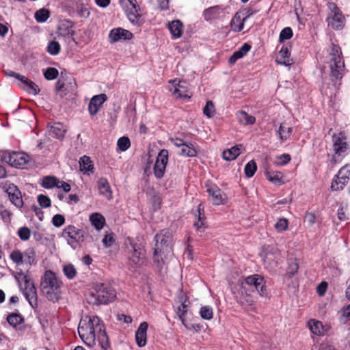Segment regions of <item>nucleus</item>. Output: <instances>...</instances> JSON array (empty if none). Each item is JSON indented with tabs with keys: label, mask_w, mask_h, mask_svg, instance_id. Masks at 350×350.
Returning <instances> with one entry per match:
<instances>
[{
	"label": "nucleus",
	"mask_w": 350,
	"mask_h": 350,
	"mask_svg": "<svg viewBox=\"0 0 350 350\" xmlns=\"http://www.w3.org/2000/svg\"><path fill=\"white\" fill-rule=\"evenodd\" d=\"M116 297V291L110 282H95L87 296L90 304H107Z\"/></svg>",
	"instance_id": "1"
},
{
	"label": "nucleus",
	"mask_w": 350,
	"mask_h": 350,
	"mask_svg": "<svg viewBox=\"0 0 350 350\" xmlns=\"http://www.w3.org/2000/svg\"><path fill=\"white\" fill-rule=\"evenodd\" d=\"M326 63L329 64L330 69V78L335 86H339L340 81L345 75V62L343 59L340 47L334 43L328 51V55L326 57Z\"/></svg>",
	"instance_id": "2"
},
{
	"label": "nucleus",
	"mask_w": 350,
	"mask_h": 350,
	"mask_svg": "<svg viewBox=\"0 0 350 350\" xmlns=\"http://www.w3.org/2000/svg\"><path fill=\"white\" fill-rule=\"evenodd\" d=\"M62 282L51 271H46L42 278L40 289L46 299L52 302H57L61 298L60 287Z\"/></svg>",
	"instance_id": "3"
},
{
	"label": "nucleus",
	"mask_w": 350,
	"mask_h": 350,
	"mask_svg": "<svg viewBox=\"0 0 350 350\" xmlns=\"http://www.w3.org/2000/svg\"><path fill=\"white\" fill-rule=\"evenodd\" d=\"M100 319L94 316L90 317L88 321H81L78 327V333L81 340L88 346L95 344L97 327L100 326Z\"/></svg>",
	"instance_id": "4"
},
{
	"label": "nucleus",
	"mask_w": 350,
	"mask_h": 350,
	"mask_svg": "<svg viewBox=\"0 0 350 350\" xmlns=\"http://www.w3.org/2000/svg\"><path fill=\"white\" fill-rule=\"evenodd\" d=\"M62 237L73 249L84 241L85 232L73 225L66 226L62 232Z\"/></svg>",
	"instance_id": "5"
},
{
	"label": "nucleus",
	"mask_w": 350,
	"mask_h": 350,
	"mask_svg": "<svg viewBox=\"0 0 350 350\" xmlns=\"http://www.w3.org/2000/svg\"><path fill=\"white\" fill-rule=\"evenodd\" d=\"M155 247L159 248L162 253H170L172 250L173 236L168 230H162L154 237Z\"/></svg>",
	"instance_id": "6"
},
{
	"label": "nucleus",
	"mask_w": 350,
	"mask_h": 350,
	"mask_svg": "<svg viewBox=\"0 0 350 350\" xmlns=\"http://www.w3.org/2000/svg\"><path fill=\"white\" fill-rule=\"evenodd\" d=\"M265 283L264 278L258 274L247 276L244 279V282H241V293H243V290H246L244 284H247L251 288H255L260 295L263 296L267 294Z\"/></svg>",
	"instance_id": "7"
},
{
	"label": "nucleus",
	"mask_w": 350,
	"mask_h": 350,
	"mask_svg": "<svg viewBox=\"0 0 350 350\" xmlns=\"http://www.w3.org/2000/svg\"><path fill=\"white\" fill-rule=\"evenodd\" d=\"M28 158V155L24 152H5L1 157V161L12 167H20L27 163Z\"/></svg>",
	"instance_id": "8"
},
{
	"label": "nucleus",
	"mask_w": 350,
	"mask_h": 350,
	"mask_svg": "<svg viewBox=\"0 0 350 350\" xmlns=\"http://www.w3.org/2000/svg\"><path fill=\"white\" fill-rule=\"evenodd\" d=\"M131 247L133 251L129 258L130 265L135 268L145 265L147 261L145 250L137 243H131Z\"/></svg>",
	"instance_id": "9"
},
{
	"label": "nucleus",
	"mask_w": 350,
	"mask_h": 350,
	"mask_svg": "<svg viewBox=\"0 0 350 350\" xmlns=\"http://www.w3.org/2000/svg\"><path fill=\"white\" fill-rule=\"evenodd\" d=\"M25 289L23 295L33 308L38 307V295L34 284L27 275H24Z\"/></svg>",
	"instance_id": "10"
},
{
	"label": "nucleus",
	"mask_w": 350,
	"mask_h": 350,
	"mask_svg": "<svg viewBox=\"0 0 350 350\" xmlns=\"http://www.w3.org/2000/svg\"><path fill=\"white\" fill-rule=\"evenodd\" d=\"M167 161L168 151L166 149H162L159 152L154 165V174L157 178L163 177Z\"/></svg>",
	"instance_id": "11"
},
{
	"label": "nucleus",
	"mask_w": 350,
	"mask_h": 350,
	"mask_svg": "<svg viewBox=\"0 0 350 350\" xmlns=\"http://www.w3.org/2000/svg\"><path fill=\"white\" fill-rule=\"evenodd\" d=\"M133 38V33L129 30L122 28H114L111 30L109 38L111 42H117L120 40H131Z\"/></svg>",
	"instance_id": "12"
},
{
	"label": "nucleus",
	"mask_w": 350,
	"mask_h": 350,
	"mask_svg": "<svg viewBox=\"0 0 350 350\" xmlns=\"http://www.w3.org/2000/svg\"><path fill=\"white\" fill-rule=\"evenodd\" d=\"M107 100V96L105 94H100L94 96L88 105V111L91 116L96 115L102 105Z\"/></svg>",
	"instance_id": "13"
},
{
	"label": "nucleus",
	"mask_w": 350,
	"mask_h": 350,
	"mask_svg": "<svg viewBox=\"0 0 350 350\" xmlns=\"http://www.w3.org/2000/svg\"><path fill=\"white\" fill-rule=\"evenodd\" d=\"M74 23L70 20H64L58 27V36L66 38H72L75 34L73 30Z\"/></svg>",
	"instance_id": "14"
},
{
	"label": "nucleus",
	"mask_w": 350,
	"mask_h": 350,
	"mask_svg": "<svg viewBox=\"0 0 350 350\" xmlns=\"http://www.w3.org/2000/svg\"><path fill=\"white\" fill-rule=\"evenodd\" d=\"M172 87L169 88V91L177 98H187L186 88L181 83V81L177 79L170 81Z\"/></svg>",
	"instance_id": "15"
},
{
	"label": "nucleus",
	"mask_w": 350,
	"mask_h": 350,
	"mask_svg": "<svg viewBox=\"0 0 350 350\" xmlns=\"http://www.w3.org/2000/svg\"><path fill=\"white\" fill-rule=\"evenodd\" d=\"M327 22L328 25L334 29L340 30L345 26V18L342 12H340L332 15H328Z\"/></svg>",
	"instance_id": "16"
},
{
	"label": "nucleus",
	"mask_w": 350,
	"mask_h": 350,
	"mask_svg": "<svg viewBox=\"0 0 350 350\" xmlns=\"http://www.w3.org/2000/svg\"><path fill=\"white\" fill-rule=\"evenodd\" d=\"M76 83L74 80L70 81L66 83L61 79H59L56 82L55 90L60 93L61 97L66 96L69 92H72L76 88Z\"/></svg>",
	"instance_id": "17"
},
{
	"label": "nucleus",
	"mask_w": 350,
	"mask_h": 350,
	"mask_svg": "<svg viewBox=\"0 0 350 350\" xmlns=\"http://www.w3.org/2000/svg\"><path fill=\"white\" fill-rule=\"evenodd\" d=\"M148 324L147 322H142L137 331L135 332V340L137 345L139 347H143L146 345L147 329Z\"/></svg>",
	"instance_id": "18"
},
{
	"label": "nucleus",
	"mask_w": 350,
	"mask_h": 350,
	"mask_svg": "<svg viewBox=\"0 0 350 350\" xmlns=\"http://www.w3.org/2000/svg\"><path fill=\"white\" fill-rule=\"evenodd\" d=\"M207 192L211 197V201L214 205L224 204L225 199L223 197V192L217 186L215 185L208 186Z\"/></svg>",
	"instance_id": "19"
},
{
	"label": "nucleus",
	"mask_w": 350,
	"mask_h": 350,
	"mask_svg": "<svg viewBox=\"0 0 350 350\" xmlns=\"http://www.w3.org/2000/svg\"><path fill=\"white\" fill-rule=\"evenodd\" d=\"M19 85L25 92L33 95H37L40 92L38 85L25 76L21 77Z\"/></svg>",
	"instance_id": "20"
},
{
	"label": "nucleus",
	"mask_w": 350,
	"mask_h": 350,
	"mask_svg": "<svg viewBox=\"0 0 350 350\" xmlns=\"http://www.w3.org/2000/svg\"><path fill=\"white\" fill-rule=\"evenodd\" d=\"M224 9L220 5H215L205 9L203 16L206 21H213L219 18L224 13Z\"/></svg>",
	"instance_id": "21"
},
{
	"label": "nucleus",
	"mask_w": 350,
	"mask_h": 350,
	"mask_svg": "<svg viewBox=\"0 0 350 350\" xmlns=\"http://www.w3.org/2000/svg\"><path fill=\"white\" fill-rule=\"evenodd\" d=\"M96 338H97L99 344L104 349H107L109 347V341L108 336L105 332L103 324L100 323V326L97 327L96 332Z\"/></svg>",
	"instance_id": "22"
},
{
	"label": "nucleus",
	"mask_w": 350,
	"mask_h": 350,
	"mask_svg": "<svg viewBox=\"0 0 350 350\" xmlns=\"http://www.w3.org/2000/svg\"><path fill=\"white\" fill-rule=\"evenodd\" d=\"M98 189L100 194L105 196L109 200L112 198V191L107 178H100L98 180Z\"/></svg>",
	"instance_id": "23"
},
{
	"label": "nucleus",
	"mask_w": 350,
	"mask_h": 350,
	"mask_svg": "<svg viewBox=\"0 0 350 350\" xmlns=\"http://www.w3.org/2000/svg\"><path fill=\"white\" fill-rule=\"evenodd\" d=\"M291 53L288 46H283L279 51L278 57L276 62L279 64L289 66L292 64L290 59Z\"/></svg>",
	"instance_id": "24"
},
{
	"label": "nucleus",
	"mask_w": 350,
	"mask_h": 350,
	"mask_svg": "<svg viewBox=\"0 0 350 350\" xmlns=\"http://www.w3.org/2000/svg\"><path fill=\"white\" fill-rule=\"evenodd\" d=\"M80 170L84 174H90L94 172V165L90 158L88 156H83L79 161Z\"/></svg>",
	"instance_id": "25"
},
{
	"label": "nucleus",
	"mask_w": 350,
	"mask_h": 350,
	"mask_svg": "<svg viewBox=\"0 0 350 350\" xmlns=\"http://www.w3.org/2000/svg\"><path fill=\"white\" fill-rule=\"evenodd\" d=\"M293 129L286 122L280 124L277 133L281 142H284L288 139L292 134Z\"/></svg>",
	"instance_id": "26"
},
{
	"label": "nucleus",
	"mask_w": 350,
	"mask_h": 350,
	"mask_svg": "<svg viewBox=\"0 0 350 350\" xmlns=\"http://www.w3.org/2000/svg\"><path fill=\"white\" fill-rule=\"evenodd\" d=\"M334 150L336 154L340 155L345 152L347 148V144L344 139L339 136L334 135Z\"/></svg>",
	"instance_id": "27"
},
{
	"label": "nucleus",
	"mask_w": 350,
	"mask_h": 350,
	"mask_svg": "<svg viewBox=\"0 0 350 350\" xmlns=\"http://www.w3.org/2000/svg\"><path fill=\"white\" fill-rule=\"evenodd\" d=\"M49 132L52 137L57 139H62L64 137L66 130L64 129L62 124L57 122L51 126Z\"/></svg>",
	"instance_id": "28"
},
{
	"label": "nucleus",
	"mask_w": 350,
	"mask_h": 350,
	"mask_svg": "<svg viewBox=\"0 0 350 350\" xmlns=\"http://www.w3.org/2000/svg\"><path fill=\"white\" fill-rule=\"evenodd\" d=\"M168 28L173 38H178L181 36L183 32V24L180 21H173L172 23H169Z\"/></svg>",
	"instance_id": "29"
},
{
	"label": "nucleus",
	"mask_w": 350,
	"mask_h": 350,
	"mask_svg": "<svg viewBox=\"0 0 350 350\" xmlns=\"http://www.w3.org/2000/svg\"><path fill=\"white\" fill-rule=\"evenodd\" d=\"M90 220L92 226H94L95 228L98 230L103 228L105 223L104 217L98 213H92L90 216Z\"/></svg>",
	"instance_id": "30"
},
{
	"label": "nucleus",
	"mask_w": 350,
	"mask_h": 350,
	"mask_svg": "<svg viewBox=\"0 0 350 350\" xmlns=\"http://www.w3.org/2000/svg\"><path fill=\"white\" fill-rule=\"evenodd\" d=\"M237 118L239 122L244 125L253 124L255 123L254 116L249 115L244 111H240L237 113Z\"/></svg>",
	"instance_id": "31"
},
{
	"label": "nucleus",
	"mask_w": 350,
	"mask_h": 350,
	"mask_svg": "<svg viewBox=\"0 0 350 350\" xmlns=\"http://www.w3.org/2000/svg\"><path fill=\"white\" fill-rule=\"evenodd\" d=\"M180 301L181 304L177 308V314L178 315L181 321L184 323L185 320L183 317L187 312V308L188 307V304L187 303L189 302V301L186 295H182L180 298Z\"/></svg>",
	"instance_id": "32"
},
{
	"label": "nucleus",
	"mask_w": 350,
	"mask_h": 350,
	"mask_svg": "<svg viewBox=\"0 0 350 350\" xmlns=\"http://www.w3.org/2000/svg\"><path fill=\"white\" fill-rule=\"evenodd\" d=\"M240 148L238 146H233L223 152V158L226 161H232L240 154Z\"/></svg>",
	"instance_id": "33"
},
{
	"label": "nucleus",
	"mask_w": 350,
	"mask_h": 350,
	"mask_svg": "<svg viewBox=\"0 0 350 350\" xmlns=\"http://www.w3.org/2000/svg\"><path fill=\"white\" fill-rule=\"evenodd\" d=\"M59 180L55 176H47L44 177L41 185L45 189H51L59 187Z\"/></svg>",
	"instance_id": "34"
},
{
	"label": "nucleus",
	"mask_w": 350,
	"mask_h": 350,
	"mask_svg": "<svg viewBox=\"0 0 350 350\" xmlns=\"http://www.w3.org/2000/svg\"><path fill=\"white\" fill-rule=\"evenodd\" d=\"M6 319L8 323L14 327L24 323V318L21 314L18 313L13 312L8 314Z\"/></svg>",
	"instance_id": "35"
},
{
	"label": "nucleus",
	"mask_w": 350,
	"mask_h": 350,
	"mask_svg": "<svg viewBox=\"0 0 350 350\" xmlns=\"http://www.w3.org/2000/svg\"><path fill=\"white\" fill-rule=\"evenodd\" d=\"M201 204H199L198 208V215L195 214L196 217H197V221L194 223V226L197 230H200L202 228H205V217H204V209H201Z\"/></svg>",
	"instance_id": "36"
},
{
	"label": "nucleus",
	"mask_w": 350,
	"mask_h": 350,
	"mask_svg": "<svg viewBox=\"0 0 350 350\" xmlns=\"http://www.w3.org/2000/svg\"><path fill=\"white\" fill-rule=\"evenodd\" d=\"M180 154L185 157H193L197 154V152L192 144H185L180 148Z\"/></svg>",
	"instance_id": "37"
},
{
	"label": "nucleus",
	"mask_w": 350,
	"mask_h": 350,
	"mask_svg": "<svg viewBox=\"0 0 350 350\" xmlns=\"http://www.w3.org/2000/svg\"><path fill=\"white\" fill-rule=\"evenodd\" d=\"M350 166L345 165L342 167L336 175L335 178L342 179L343 184H347L349 180Z\"/></svg>",
	"instance_id": "38"
},
{
	"label": "nucleus",
	"mask_w": 350,
	"mask_h": 350,
	"mask_svg": "<svg viewBox=\"0 0 350 350\" xmlns=\"http://www.w3.org/2000/svg\"><path fill=\"white\" fill-rule=\"evenodd\" d=\"M35 250L33 247L27 248L23 254V262L31 265L35 263Z\"/></svg>",
	"instance_id": "39"
},
{
	"label": "nucleus",
	"mask_w": 350,
	"mask_h": 350,
	"mask_svg": "<svg viewBox=\"0 0 350 350\" xmlns=\"http://www.w3.org/2000/svg\"><path fill=\"white\" fill-rule=\"evenodd\" d=\"M310 331L316 335H321L323 333V325L321 322L314 319L308 322Z\"/></svg>",
	"instance_id": "40"
},
{
	"label": "nucleus",
	"mask_w": 350,
	"mask_h": 350,
	"mask_svg": "<svg viewBox=\"0 0 350 350\" xmlns=\"http://www.w3.org/2000/svg\"><path fill=\"white\" fill-rule=\"evenodd\" d=\"M50 16V12L47 9L42 8L37 10L34 17L37 22L44 23Z\"/></svg>",
	"instance_id": "41"
},
{
	"label": "nucleus",
	"mask_w": 350,
	"mask_h": 350,
	"mask_svg": "<svg viewBox=\"0 0 350 350\" xmlns=\"http://www.w3.org/2000/svg\"><path fill=\"white\" fill-rule=\"evenodd\" d=\"M1 187L3 190L8 193V197L12 196L14 193L19 191L18 188L14 184L9 181L2 183Z\"/></svg>",
	"instance_id": "42"
},
{
	"label": "nucleus",
	"mask_w": 350,
	"mask_h": 350,
	"mask_svg": "<svg viewBox=\"0 0 350 350\" xmlns=\"http://www.w3.org/2000/svg\"><path fill=\"white\" fill-rule=\"evenodd\" d=\"M266 178L270 182L274 183L275 185H280L282 183V181L281 180L282 174L279 172H267L266 173Z\"/></svg>",
	"instance_id": "43"
},
{
	"label": "nucleus",
	"mask_w": 350,
	"mask_h": 350,
	"mask_svg": "<svg viewBox=\"0 0 350 350\" xmlns=\"http://www.w3.org/2000/svg\"><path fill=\"white\" fill-rule=\"evenodd\" d=\"M288 268L286 270V275L289 278L293 277L297 271L299 265L296 259L291 258L288 261Z\"/></svg>",
	"instance_id": "44"
},
{
	"label": "nucleus",
	"mask_w": 350,
	"mask_h": 350,
	"mask_svg": "<svg viewBox=\"0 0 350 350\" xmlns=\"http://www.w3.org/2000/svg\"><path fill=\"white\" fill-rule=\"evenodd\" d=\"M165 254L166 253H162V252L159 250V248H154L153 260L158 267H162V265L164 263V258L163 256H165Z\"/></svg>",
	"instance_id": "45"
},
{
	"label": "nucleus",
	"mask_w": 350,
	"mask_h": 350,
	"mask_svg": "<svg viewBox=\"0 0 350 350\" xmlns=\"http://www.w3.org/2000/svg\"><path fill=\"white\" fill-rule=\"evenodd\" d=\"M257 170V165L254 160L249 161L245 166L244 172L247 177H252Z\"/></svg>",
	"instance_id": "46"
},
{
	"label": "nucleus",
	"mask_w": 350,
	"mask_h": 350,
	"mask_svg": "<svg viewBox=\"0 0 350 350\" xmlns=\"http://www.w3.org/2000/svg\"><path fill=\"white\" fill-rule=\"evenodd\" d=\"M203 113L208 118H212L215 113V105L211 100H208L203 109Z\"/></svg>",
	"instance_id": "47"
},
{
	"label": "nucleus",
	"mask_w": 350,
	"mask_h": 350,
	"mask_svg": "<svg viewBox=\"0 0 350 350\" xmlns=\"http://www.w3.org/2000/svg\"><path fill=\"white\" fill-rule=\"evenodd\" d=\"M63 272L70 280L73 279L77 275V270L73 265L68 264L64 266Z\"/></svg>",
	"instance_id": "48"
},
{
	"label": "nucleus",
	"mask_w": 350,
	"mask_h": 350,
	"mask_svg": "<svg viewBox=\"0 0 350 350\" xmlns=\"http://www.w3.org/2000/svg\"><path fill=\"white\" fill-rule=\"evenodd\" d=\"M9 199L11 202L18 208H21L23 205V201L20 190L14 193L12 196L9 197Z\"/></svg>",
	"instance_id": "49"
},
{
	"label": "nucleus",
	"mask_w": 350,
	"mask_h": 350,
	"mask_svg": "<svg viewBox=\"0 0 350 350\" xmlns=\"http://www.w3.org/2000/svg\"><path fill=\"white\" fill-rule=\"evenodd\" d=\"M117 145L121 151H126L131 146V142L128 137H121L118 139Z\"/></svg>",
	"instance_id": "50"
},
{
	"label": "nucleus",
	"mask_w": 350,
	"mask_h": 350,
	"mask_svg": "<svg viewBox=\"0 0 350 350\" xmlns=\"http://www.w3.org/2000/svg\"><path fill=\"white\" fill-rule=\"evenodd\" d=\"M60 49V44L56 41H51L47 46V52L52 55H57Z\"/></svg>",
	"instance_id": "51"
},
{
	"label": "nucleus",
	"mask_w": 350,
	"mask_h": 350,
	"mask_svg": "<svg viewBox=\"0 0 350 350\" xmlns=\"http://www.w3.org/2000/svg\"><path fill=\"white\" fill-rule=\"evenodd\" d=\"M59 72L53 67H49L44 72V77L46 80H53L57 77Z\"/></svg>",
	"instance_id": "52"
},
{
	"label": "nucleus",
	"mask_w": 350,
	"mask_h": 350,
	"mask_svg": "<svg viewBox=\"0 0 350 350\" xmlns=\"http://www.w3.org/2000/svg\"><path fill=\"white\" fill-rule=\"evenodd\" d=\"M200 317L203 319L210 320L213 317V309L209 306H202L200 311Z\"/></svg>",
	"instance_id": "53"
},
{
	"label": "nucleus",
	"mask_w": 350,
	"mask_h": 350,
	"mask_svg": "<svg viewBox=\"0 0 350 350\" xmlns=\"http://www.w3.org/2000/svg\"><path fill=\"white\" fill-rule=\"evenodd\" d=\"M288 225V220L282 217L278 219L277 222L274 225V227L278 232H282L287 229Z\"/></svg>",
	"instance_id": "54"
},
{
	"label": "nucleus",
	"mask_w": 350,
	"mask_h": 350,
	"mask_svg": "<svg viewBox=\"0 0 350 350\" xmlns=\"http://www.w3.org/2000/svg\"><path fill=\"white\" fill-rule=\"evenodd\" d=\"M10 256L11 260L17 265L23 262V254L19 250H14Z\"/></svg>",
	"instance_id": "55"
},
{
	"label": "nucleus",
	"mask_w": 350,
	"mask_h": 350,
	"mask_svg": "<svg viewBox=\"0 0 350 350\" xmlns=\"http://www.w3.org/2000/svg\"><path fill=\"white\" fill-rule=\"evenodd\" d=\"M292 36V29L291 27H285L281 31L280 33L279 41L280 42H283L284 40L291 38Z\"/></svg>",
	"instance_id": "56"
},
{
	"label": "nucleus",
	"mask_w": 350,
	"mask_h": 350,
	"mask_svg": "<svg viewBox=\"0 0 350 350\" xmlns=\"http://www.w3.org/2000/svg\"><path fill=\"white\" fill-rule=\"evenodd\" d=\"M17 234L22 241H27L31 235V230L29 228L24 226L18 230Z\"/></svg>",
	"instance_id": "57"
},
{
	"label": "nucleus",
	"mask_w": 350,
	"mask_h": 350,
	"mask_svg": "<svg viewBox=\"0 0 350 350\" xmlns=\"http://www.w3.org/2000/svg\"><path fill=\"white\" fill-rule=\"evenodd\" d=\"M38 202L40 206L42 208H49L51 204L50 198L43 194H40L38 196Z\"/></svg>",
	"instance_id": "58"
},
{
	"label": "nucleus",
	"mask_w": 350,
	"mask_h": 350,
	"mask_svg": "<svg viewBox=\"0 0 350 350\" xmlns=\"http://www.w3.org/2000/svg\"><path fill=\"white\" fill-rule=\"evenodd\" d=\"M133 10L127 12V17L133 24H137L140 18V15L137 12V8Z\"/></svg>",
	"instance_id": "59"
},
{
	"label": "nucleus",
	"mask_w": 350,
	"mask_h": 350,
	"mask_svg": "<svg viewBox=\"0 0 350 350\" xmlns=\"http://www.w3.org/2000/svg\"><path fill=\"white\" fill-rule=\"evenodd\" d=\"M65 222V218L63 215L57 214L53 216L52 219V223L55 227L62 226Z\"/></svg>",
	"instance_id": "60"
},
{
	"label": "nucleus",
	"mask_w": 350,
	"mask_h": 350,
	"mask_svg": "<svg viewBox=\"0 0 350 350\" xmlns=\"http://www.w3.org/2000/svg\"><path fill=\"white\" fill-rule=\"evenodd\" d=\"M345 185L342 183V179L334 178L332 183L331 189L334 191L342 190Z\"/></svg>",
	"instance_id": "61"
},
{
	"label": "nucleus",
	"mask_w": 350,
	"mask_h": 350,
	"mask_svg": "<svg viewBox=\"0 0 350 350\" xmlns=\"http://www.w3.org/2000/svg\"><path fill=\"white\" fill-rule=\"evenodd\" d=\"M78 14L81 17L88 18L90 16V12L83 4H80L77 8Z\"/></svg>",
	"instance_id": "62"
},
{
	"label": "nucleus",
	"mask_w": 350,
	"mask_h": 350,
	"mask_svg": "<svg viewBox=\"0 0 350 350\" xmlns=\"http://www.w3.org/2000/svg\"><path fill=\"white\" fill-rule=\"evenodd\" d=\"M151 202L152 206L155 210L160 208V206L161 204V198L159 194L155 193L151 198Z\"/></svg>",
	"instance_id": "63"
},
{
	"label": "nucleus",
	"mask_w": 350,
	"mask_h": 350,
	"mask_svg": "<svg viewBox=\"0 0 350 350\" xmlns=\"http://www.w3.org/2000/svg\"><path fill=\"white\" fill-rule=\"evenodd\" d=\"M348 319H350V304L342 309V314L341 321L346 322Z\"/></svg>",
	"instance_id": "64"
}]
</instances>
